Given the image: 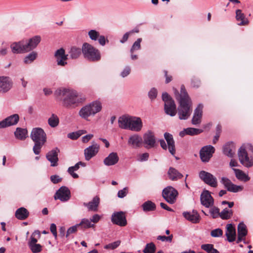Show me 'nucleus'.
I'll return each instance as SVG.
<instances>
[{
    "instance_id": "obj_1",
    "label": "nucleus",
    "mask_w": 253,
    "mask_h": 253,
    "mask_svg": "<svg viewBox=\"0 0 253 253\" xmlns=\"http://www.w3.org/2000/svg\"><path fill=\"white\" fill-rule=\"evenodd\" d=\"M176 99L179 105L177 108V113L180 120H187L192 112V101L186 91L185 86L182 85L180 88V93L177 90L175 91Z\"/></svg>"
},
{
    "instance_id": "obj_2",
    "label": "nucleus",
    "mask_w": 253,
    "mask_h": 253,
    "mask_svg": "<svg viewBox=\"0 0 253 253\" xmlns=\"http://www.w3.org/2000/svg\"><path fill=\"white\" fill-rule=\"evenodd\" d=\"M55 94L63 97V103L66 107L78 106L84 99L77 91L68 88H58L56 90Z\"/></svg>"
},
{
    "instance_id": "obj_3",
    "label": "nucleus",
    "mask_w": 253,
    "mask_h": 253,
    "mask_svg": "<svg viewBox=\"0 0 253 253\" xmlns=\"http://www.w3.org/2000/svg\"><path fill=\"white\" fill-rule=\"evenodd\" d=\"M31 138L35 142L33 151L36 155L41 152L42 146L46 141V135L44 130L39 127L34 128L31 133Z\"/></svg>"
},
{
    "instance_id": "obj_4",
    "label": "nucleus",
    "mask_w": 253,
    "mask_h": 253,
    "mask_svg": "<svg viewBox=\"0 0 253 253\" xmlns=\"http://www.w3.org/2000/svg\"><path fill=\"white\" fill-rule=\"evenodd\" d=\"M253 147L250 144L243 145L238 151V157L240 163L247 168L253 166Z\"/></svg>"
},
{
    "instance_id": "obj_5",
    "label": "nucleus",
    "mask_w": 253,
    "mask_h": 253,
    "mask_svg": "<svg viewBox=\"0 0 253 253\" xmlns=\"http://www.w3.org/2000/svg\"><path fill=\"white\" fill-rule=\"evenodd\" d=\"M84 57L92 61H99L101 58L99 51L88 43H84L82 48Z\"/></svg>"
},
{
    "instance_id": "obj_6",
    "label": "nucleus",
    "mask_w": 253,
    "mask_h": 253,
    "mask_svg": "<svg viewBox=\"0 0 253 253\" xmlns=\"http://www.w3.org/2000/svg\"><path fill=\"white\" fill-rule=\"evenodd\" d=\"M164 137L167 141V145L164 140L161 139L160 140L161 147L165 150L168 149L169 152L172 156H174L175 154V146L172 135L168 132H166L164 133Z\"/></svg>"
},
{
    "instance_id": "obj_7",
    "label": "nucleus",
    "mask_w": 253,
    "mask_h": 253,
    "mask_svg": "<svg viewBox=\"0 0 253 253\" xmlns=\"http://www.w3.org/2000/svg\"><path fill=\"white\" fill-rule=\"evenodd\" d=\"M178 195L177 191L172 187L168 186L163 190L162 195L165 200L169 204H174Z\"/></svg>"
},
{
    "instance_id": "obj_8",
    "label": "nucleus",
    "mask_w": 253,
    "mask_h": 253,
    "mask_svg": "<svg viewBox=\"0 0 253 253\" xmlns=\"http://www.w3.org/2000/svg\"><path fill=\"white\" fill-rule=\"evenodd\" d=\"M199 177L205 183L210 186L214 188L217 186V179L211 173L202 170L199 172Z\"/></svg>"
},
{
    "instance_id": "obj_9",
    "label": "nucleus",
    "mask_w": 253,
    "mask_h": 253,
    "mask_svg": "<svg viewBox=\"0 0 253 253\" xmlns=\"http://www.w3.org/2000/svg\"><path fill=\"white\" fill-rule=\"evenodd\" d=\"M215 149L211 145H207L203 147L200 152L201 159L203 162H208L214 153Z\"/></svg>"
},
{
    "instance_id": "obj_10",
    "label": "nucleus",
    "mask_w": 253,
    "mask_h": 253,
    "mask_svg": "<svg viewBox=\"0 0 253 253\" xmlns=\"http://www.w3.org/2000/svg\"><path fill=\"white\" fill-rule=\"evenodd\" d=\"M220 182L228 191L231 192H238L242 191L243 189L242 186L233 184L229 178L226 177H222Z\"/></svg>"
},
{
    "instance_id": "obj_11",
    "label": "nucleus",
    "mask_w": 253,
    "mask_h": 253,
    "mask_svg": "<svg viewBox=\"0 0 253 253\" xmlns=\"http://www.w3.org/2000/svg\"><path fill=\"white\" fill-rule=\"evenodd\" d=\"M71 197L69 189L66 186L61 187L56 192L54 198L55 200L59 199L62 202L68 201Z\"/></svg>"
},
{
    "instance_id": "obj_12",
    "label": "nucleus",
    "mask_w": 253,
    "mask_h": 253,
    "mask_svg": "<svg viewBox=\"0 0 253 253\" xmlns=\"http://www.w3.org/2000/svg\"><path fill=\"white\" fill-rule=\"evenodd\" d=\"M112 222L120 226H125L127 224L125 214L123 211L115 212L111 217Z\"/></svg>"
},
{
    "instance_id": "obj_13",
    "label": "nucleus",
    "mask_w": 253,
    "mask_h": 253,
    "mask_svg": "<svg viewBox=\"0 0 253 253\" xmlns=\"http://www.w3.org/2000/svg\"><path fill=\"white\" fill-rule=\"evenodd\" d=\"M99 149V145L93 142L92 145L86 148L84 150L85 159L86 161L90 160L98 153Z\"/></svg>"
},
{
    "instance_id": "obj_14",
    "label": "nucleus",
    "mask_w": 253,
    "mask_h": 253,
    "mask_svg": "<svg viewBox=\"0 0 253 253\" xmlns=\"http://www.w3.org/2000/svg\"><path fill=\"white\" fill-rule=\"evenodd\" d=\"M54 56L58 66H64L67 64L68 55L65 54V51L63 48H61L57 50Z\"/></svg>"
},
{
    "instance_id": "obj_15",
    "label": "nucleus",
    "mask_w": 253,
    "mask_h": 253,
    "mask_svg": "<svg viewBox=\"0 0 253 253\" xmlns=\"http://www.w3.org/2000/svg\"><path fill=\"white\" fill-rule=\"evenodd\" d=\"M19 120L18 114L11 115L0 122V128H4L11 126L15 125Z\"/></svg>"
},
{
    "instance_id": "obj_16",
    "label": "nucleus",
    "mask_w": 253,
    "mask_h": 253,
    "mask_svg": "<svg viewBox=\"0 0 253 253\" xmlns=\"http://www.w3.org/2000/svg\"><path fill=\"white\" fill-rule=\"evenodd\" d=\"M142 126L143 124L140 118L131 116L128 129L134 131H139L141 130Z\"/></svg>"
},
{
    "instance_id": "obj_17",
    "label": "nucleus",
    "mask_w": 253,
    "mask_h": 253,
    "mask_svg": "<svg viewBox=\"0 0 253 253\" xmlns=\"http://www.w3.org/2000/svg\"><path fill=\"white\" fill-rule=\"evenodd\" d=\"M10 48L12 52L14 54H20L27 52L24 40L12 43L10 44Z\"/></svg>"
},
{
    "instance_id": "obj_18",
    "label": "nucleus",
    "mask_w": 253,
    "mask_h": 253,
    "mask_svg": "<svg viewBox=\"0 0 253 253\" xmlns=\"http://www.w3.org/2000/svg\"><path fill=\"white\" fill-rule=\"evenodd\" d=\"M59 152V149L55 148L46 154V158L50 162L51 167H56L58 165V154Z\"/></svg>"
},
{
    "instance_id": "obj_19",
    "label": "nucleus",
    "mask_w": 253,
    "mask_h": 253,
    "mask_svg": "<svg viewBox=\"0 0 253 253\" xmlns=\"http://www.w3.org/2000/svg\"><path fill=\"white\" fill-rule=\"evenodd\" d=\"M143 141L145 144L147 145V148H151L155 146L156 139L153 132L151 131H147L143 135Z\"/></svg>"
},
{
    "instance_id": "obj_20",
    "label": "nucleus",
    "mask_w": 253,
    "mask_h": 253,
    "mask_svg": "<svg viewBox=\"0 0 253 253\" xmlns=\"http://www.w3.org/2000/svg\"><path fill=\"white\" fill-rule=\"evenodd\" d=\"M41 41V37L36 36L28 41H25V46L27 52H29L35 49Z\"/></svg>"
},
{
    "instance_id": "obj_21",
    "label": "nucleus",
    "mask_w": 253,
    "mask_h": 253,
    "mask_svg": "<svg viewBox=\"0 0 253 253\" xmlns=\"http://www.w3.org/2000/svg\"><path fill=\"white\" fill-rule=\"evenodd\" d=\"M12 86V82L8 77H0V92H6Z\"/></svg>"
},
{
    "instance_id": "obj_22",
    "label": "nucleus",
    "mask_w": 253,
    "mask_h": 253,
    "mask_svg": "<svg viewBox=\"0 0 253 253\" xmlns=\"http://www.w3.org/2000/svg\"><path fill=\"white\" fill-rule=\"evenodd\" d=\"M200 200L201 204L206 208H210L213 204V199L208 191L202 193Z\"/></svg>"
},
{
    "instance_id": "obj_23",
    "label": "nucleus",
    "mask_w": 253,
    "mask_h": 253,
    "mask_svg": "<svg viewBox=\"0 0 253 253\" xmlns=\"http://www.w3.org/2000/svg\"><path fill=\"white\" fill-rule=\"evenodd\" d=\"M183 215L185 219L193 223H199L201 218L199 214L195 210L183 212Z\"/></svg>"
},
{
    "instance_id": "obj_24",
    "label": "nucleus",
    "mask_w": 253,
    "mask_h": 253,
    "mask_svg": "<svg viewBox=\"0 0 253 253\" xmlns=\"http://www.w3.org/2000/svg\"><path fill=\"white\" fill-rule=\"evenodd\" d=\"M203 105L199 104L195 110L192 119L193 125H196L200 124L203 114Z\"/></svg>"
},
{
    "instance_id": "obj_25",
    "label": "nucleus",
    "mask_w": 253,
    "mask_h": 253,
    "mask_svg": "<svg viewBox=\"0 0 253 253\" xmlns=\"http://www.w3.org/2000/svg\"><path fill=\"white\" fill-rule=\"evenodd\" d=\"M128 145L133 148L140 147L142 143V139L138 134H133L129 137L128 139Z\"/></svg>"
},
{
    "instance_id": "obj_26",
    "label": "nucleus",
    "mask_w": 253,
    "mask_h": 253,
    "mask_svg": "<svg viewBox=\"0 0 253 253\" xmlns=\"http://www.w3.org/2000/svg\"><path fill=\"white\" fill-rule=\"evenodd\" d=\"M119 158L116 152L111 153L103 161L105 165L107 166H113L117 164Z\"/></svg>"
},
{
    "instance_id": "obj_27",
    "label": "nucleus",
    "mask_w": 253,
    "mask_h": 253,
    "mask_svg": "<svg viewBox=\"0 0 253 253\" xmlns=\"http://www.w3.org/2000/svg\"><path fill=\"white\" fill-rule=\"evenodd\" d=\"M226 236L229 242H232L235 240L236 230L233 224H228L226 225Z\"/></svg>"
},
{
    "instance_id": "obj_28",
    "label": "nucleus",
    "mask_w": 253,
    "mask_h": 253,
    "mask_svg": "<svg viewBox=\"0 0 253 253\" xmlns=\"http://www.w3.org/2000/svg\"><path fill=\"white\" fill-rule=\"evenodd\" d=\"M247 234V227L243 223H240L238 226V239L237 243H239L244 239Z\"/></svg>"
},
{
    "instance_id": "obj_29",
    "label": "nucleus",
    "mask_w": 253,
    "mask_h": 253,
    "mask_svg": "<svg viewBox=\"0 0 253 253\" xmlns=\"http://www.w3.org/2000/svg\"><path fill=\"white\" fill-rule=\"evenodd\" d=\"M100 203V199L98 196L94 197L91 201L84 203V206L86 207L88 211H96Z\"/></svg>"
},
{
    "instance_id": "obj_30",
    "label": "nucleus",
    "mask_w": 253,
    "mask_h": 253,
    "mask_svg": "<svg viewBox=\"0 0 253 253\" xmlns=\"http://www.w3.org/2000/svg\"><path fill=\"white\" fill-rule=\"evenodd\" d=\"M176 105L173 100L165 104V110L167 114L174 116L176 114Z\"/></svg>"
},
{
    "instance_id": "obj_31",
    "label": "nucleus",
    "mask_w": 253,
    "mask_h": 253,
    "mask_svg": "<svg viewBox=\"0 0 253 253\" xmlns=\"http://www.w3.org/2000/svg\"><path fill=\"white\" fill-rule=\"evenodd\" d=\"M130 118V116L127 115L120 117L118 119L119 126L122 129H128Z\"/></svg>"
},
{
    "instance_id": "obj_32",
    "label": "nucleus",
    "mask_w": 253,
    "mask_h": 253,
    "mask_svg": "<svg viewBox=\"0 0 253 253\" xmlns=\"http://www.w3.org/2000/svg\"><path fill=\"white\" fill-rule=\"evenodd\" d=\"M235 153V147L233 142L226 143L223 147V153L229 157H233Z\"/></svg>"
},
{
    "instance_id": "obj_33",
    "label": "nucleus",
    "mask_w": 253,
    "mask_h": 253,
    "mask_svg": "<svg viewBox=\"0 0 253 253\" xmlns=\"http://www.w3.org/2000/svg\"><path fill=\"white\" fill-rule=\"evenodd\" d=\"M29 213L25 208L22 207L18 209L15 213V217L19 220H24L29 216Z\"/></svg>"
},
{
    "instance_id": "obj_34",
    "label": "nucleus",
    "mask_w": 253,
    "mask_h": 253,
    "mask_svg": "<svg viewBox=\"0 0 253 253\" xmlns=\"http://www.w3.org/2000/svg\"><path fill=\"white\" fill-rule=\"evenodd\" d=\"M236 19L238 21H240L238 24L239 25H246L249 23L248 20L241 9L236 10Z\"/></svg>"
},
{
    "instance_id": "obj_35",
    "label": "nucleus",
    "mask_w": 253,
    "mask_h": 253,
    "mask_svg": "<svg viewBox=\"0 0 253 253\" xmlns=\"http://www.w3.org/2000/svg\"><path fill=\"white\" fill-rule=\"evenodd\" d=\"M168 173L169 178L172 180H176L183 177V175L181 173L171 167L169 169Z\"/></svg>"
},
{
    "instance_id": "obj_36",
    "label": "nucleus",
    "mask_w": 253,
    "mask_h": 253,
    "mask_svg": "<svg viewBox=\"0 0 253 253\" xmlns=\"http://www.w3.org/2000/svg\"><path fill=\"white\" fill-rule=\"evenodd\" d=\"M80 166L85 167V164L83 162H79L77 163L74 166L68 168V172L74 178H77L79 177L78 174L75 173L74 171L78 170Z\"/></svg>"
},
{
    "instance_id": "obj_37",
    "label": "nucleus",
    "mask_w": 253,
    "mask_h": 253,
    "mask_svg": "<svg viewBox=\"0 0 253 253\" xmlns=\"http://www.w3.org/2000/svg\"><path fill=\"white\" fill-rule=\"evenodd\" d=\"M92 112L90 107L87 105L83 107L79 111V114L81 117L87 120L89 116L93 115Z\"/></svg>"
},
{
    "instance_id": "obj_38",
    "label": "nucleus",
    "mask_w": 253,
    "mask_h": 253,
    "mask_svg": "<svg viewBox=\"0 0 253 253\" xmlns=\"http://www.w3.org/2000/svg\"><path fill=\"white\" fill-rule=\"evenodd\" d=\"M237 178L240 180L247 182L250 180L249 176L239 169H233Z\"/></svg>"
},
{
    "instance_id": "obj_39",
    "label": "nucleus",
    "mask_w": 253,
    "mask_h": 253,
    "mask_svg": "<svg viewBox=\"0 0 253 253\" xmlns=\"http://www.w3.org/2000/svg\"><path fill=\"white\" fill-rule=\"evenodd\" d=\"M14 134L16 138L24 140L27 137V130L25 128L17 127Z\"/></svg>"
},
{
    "instance_id": "obj_40",
    "label": "nucleus",
    "mask_w": 253,
    "mask_h": 253,
    "mask_svg": "<svg viewBox=\"0 0 253 253\" xmlns=\"http://www.w3.org/2000/svg\"><path fill=\"white\" fill-rule=\"evenodd\" d=\"M90 107V110L94 115L97 113L100 112L101 110L102 106L100 102L98 101L93 102L88 105Z\"/></svg>"
},
{
    "instance_id": "obj_41",
    "label": "nucleus",
    "mask_w": 253,
    "mask_h": 253,
    "mask_svg": "<svg viewBox=\"0 0 253 253\" xmlns=\"http://www.w3.org/2000/svg\"><path fill=\"white\" fill-rule=\"evenodd\" d=\"M79 227L82 229H87L94 227V224L91 222L90 219L87 218H83L82 219L81 222L78 224Z\"/></svg>"
},
{
    "instance_id": "obj_42",
    "label": "nucleus",
    "mask_w": 253,
    "mask_h": 253,
    "mask_svg": "<svg viewBox=\"0 0 253 253\" xmlns=\"http://www.w3.org/2000/svg\"><path fill=\"white\" fill-rule=\"evenodd\" d=\"M59 123V120L57 115L52 114L48 119V124L51 127L57 126Z\"/></svg>"
},
{
    "instance_id": "obj_43",
    "label": "nucleus",
    "mask_w": 253,
    "mask_h": 253,
    "mask_svg": "<svg viewBox=\"0 0 253 253\" xmlns=\"http://www.w3.org/2000/svg\"><path fill=\"white\" fill-rule=\"evenodd\" d=\"M142 208L144 211H153L156 209V205L152 202L148 201L143 204Z\"/></svg>"
},
{
    "instance_id": "obj_44",
    "label": "nucleus",
    "mask_w": 253,
    "mask_h": 253,
    "mask_svg": "<svg viewBox=\"0 0 253 253\" xmlns=\"http://www.w3.org/2000/svg\"><path fill=\"white\" fill-rule=\"evenodd\" d=\"M233 215V211L228 208H225L220 212V217L222 219H228Z\"/></svg>"
},
{
    "instance_id": "obj_45",
    "label": "nucleus",
    "mask_w": 253,
    "mask_h": 253,
    "mask_svg": "<svg viewBox=\"0 0 253 253\" xmlns=\"http://www.w3.org/2000/svg\"><path fill=\"white\" fill-rule=\"evenodd\" d=\"M156 250V245L153 242H151L146 245L143 252L144 253H155Z\"/></svg>"
},
{
    "instance_id": "obj_46",
    "label": "nucleus",
    "mask_w": 253,
    "mask_h": 253,
    "mask_svg": "<svg viewBox=\"0 0 253 253\" xmlns=\"http://www.w3.org/2000/svg\"><path fill=\"white\" fill-rule=\"evenodd\" d=\"M37 57V53L33 51L27 55L24 59V62L25 64H30L33 62Z\"/></svg>"
},
{
    "instance_id": "obj_47",
    "label": "nucleus",
    "mask_w": 253,
    "mask_h": 253,
    "mask_svg": "<svg viewBox=\"0 0 253 253\" xmlns=\"http://www.w3.org/2000/svg\"><path fill=\"white\" fill-rule=\"evenodd\" d=\"M81 53V49L79 48L73 47L69 52V56L72 59H76L79 57Z\"/></svg>"
},
{
    "instance_id": "obj_48",
    "label": "nucleus",
    "mask_w": 253,
    "mask_h": 253,
    "mask_svg": "<svg viewBox=\"0 0 253 253\" xmlns=\"http://www.w3.org/2000/svg\"><path fill=\"white\" fill-rule=\"evenodd\" d=\"M141 41H142V39L138 38L133 43V44L130 49V53H133L135 51L138 50L141 48L140 43H141Z\"/></svg>"
},
{
    "instance_id": "obj_49",
    "label": "nucleus",
    "mask_w": 253,
    "mask_h": 253,
    "mask_svg": "<svg viewBox=\"0 0 253 253\" xmlns=\"http://www.w3.org/2000/svg\"><path fill=\"white\" fill-rule=\"evenodd\" d=\"M186 130L187 132V135H197L203 132L202 129L193 128V127H188L186 128Z\"/></svg>"
},
{
    "instance_id": "obj_50",
    "label": "nucleus",
    "mask_w": 253,
    "mask_h": 253,
    "mask_svg": "<svg viewBox=\"0 0 253 253\" xmlns=\"http://www.w3.org/2000/svg\"><path fill=\"white\" fill-rule=\"evenodd\" d=\"M29 246L33 253H38L42 250V246L39 244H34Z\"/></svg>"
},
{
    "instance_id": "obj_51",
    "label": "nucleus",
    "mask_w": 253,
    "mask_h": 253,
    "mask_svg": "<svg viewBox=\"0 0 253 253\" xmlns=\"http://www.w3.org/2000/svg\"><path fill=\"white\" fill-rule=\"evenodd\" d=\"M121 244V241L118 240L117 241H115L113 243L109 244L108 245H106L104 246V249H107V250H114L116 249L118 247L120 246Z\"/></svg>"
},
{
    "instance_id": "obj_52",
    "label": "nucleus",
    "mask_w": 253,
    "mask_h": 253,
    "mask_svg": "<svg viewBox=\"0 0 253 253\" xmlns=\"http://www.w3.org/2000/svg\"><path fill=\"white\" fill-rule=\"evenodd\" d=\"M88 36L93 41H96L99 36L98 32L95 30H91L88 32Z\"/></svg>"
},
{
    "instance_id": "obj_53",
    "label": "nucleus",
    "mask_w": 253,
    "mask_h": 253,
    "mask_svg": "<svg viewBox=\"0 0 253 253\" xmlns=\"http://www.w3.org/2000/svg\"><path fill=\"white\" fill-rule=\"evenodd\" d=\"M210 213L214 218L220 216L219 209L215 207H213L210 209Z\"/></svg>"
},
{
    "instance_id": "obj_54",
    "label": "nucleus",
    "mask_w": 253,
    "mask_h": 253,
    "mask_svg": "<svg viewBox=\"0 0 253 253\" xmlns=\"http://www.w3.org/2000/svg\"><path fill=\"white\" fill-rule=\"evenodd\" d=\"M128 193V188L125 187L122 190L118 191L117 196L120 198H123L126 197Z\"/></svg>"
},
{
    "instance_id": "obj_55",
    "label": "nucleus",
    "mask_w": 253,
    "mask_h": 253,
    "mask_svg": "<svg viewBox=\"0 0 253 253\" xmlns=\"http://www.w3.org/2000/svg\"><path fill=\"white\" fill-rule=\"evenodd\" d=\"M222 230L220 228L214 229L211 231V235L213 237H219L222 235Z\"/></svg>"
},
{
    "instance_id": "obj_56",
    "label": "nucleus",
    "mask_w": 253,
    "mask_h": 253,
    "mask_svg": "<svg viewBox=\"0 0 253 253\" xmlns=\"http://www.w3.org/2000/svg\"><path fill=\"white\" fill-rule=\"evenodd\" d=\"M78 227H79V226L78 225V224L75 225H74V226H73L70 227L67 230L66 235V237H68L70 234L76 232L77 231V228Z\"/></svg>"
},
{
    "instance_id": "obj_57",
    "label": "nucleus",
    "mask_w": 253,
    "mask_h": 253,
    "mask_svg": "<svg viewBox=\"0 0 253 253\" xmlns=\"http://www.w3.org/2000/svg\"><path fill=\"white\" fill-rule=\"evenodd\" d=\"M172 235H170L168 237H166L165 236H159L157 237V239L161 240L163 242L168 241L169 242H171L172 239Z\"/></svg>"
},
{
    "instance_id": "obj_58",
    "label": "nucleus",
    "mask_w": 253,
    "mask_h": 253,
    "mask_svg": "<svg viewBox=\"0 0 253 253\" xmlns=\"http://www.w3.org/2000/svg\"><path fill=\"white\" fill-rule=\"evenodd\" d=\"M131 69L129 66L126 67L121 73V76L123 78H125L128 76L130 73Z\"/></svg>"
},
{
    "instance_id": "obj_59",
    "label": "nucleus",
    "mask_w": 253,
    "mask_h": 253,
    "mask_svg": "<svg viewBox=\"0 0 253 253\" xmlns=\"http://www.w3.org/2000/svg\"><path fill=\"white\" fill-rule=\"evenodd\" d=\"M149 98L153 100L155 99L157 95V91L155 88H152L148 93Z\"/></svg>"
},
{
    "instance_id": "obj_60",
    "label": "nucleus",
    "mask_w": 253,
    "mask_h": 253,
    "mask_svg": "<svg viewBox=\"0 0 253 253\" xmlns=\"http://www.w3.org/2000/svg\"><path fill=\"white\" fill-rule=\"evenodd\" d=\"M50 180L54 184H56L61 181L62 178H60L58 175H53L50 176Z\"/></svg>"
},
{
    "instance_id": "obj_61",
    "label": "nucleus",
    "mask_w": 253,
    "mask_h": 253,
    "mask_svg": "<svg viewBox=\"0 0 253 253\" xmlns=\"http://www.w3.org/2000/svg\"><path fill=\"white\" fill-rule=\"evenodd\" d=\"M101 219V216L98 214H94L91 218H90V220L91 222L93 223L92 224H95L97 223Z\"/></svg>"
},
{
    "instance_id": "obj_62",
    "label": "nucleus",
    "mask_w": 253,
    "mask_h": 253,
    "mask_svg": "<svg viewBox=\"0 0 253 253\" xmlns=\"http://www.w3.org/2000/svg\"><path fill=\"white\" fill-rule=\"evenodd\" d=\"M162 99L165 102V104H167V102L169 103V102L173 100L170 96L166 92L163 93Z\"/></svg>"
},
{
    "instance_id": "obj_63",
    "label": "nucleus",
    "mask_w": 253,
    "mask_h": 253,
    "mask_svg": "<svg viewBox=\"0 0 253 253\" xmlns=\"http://www.w3.org/2000/svg\"><path fill=\"white\" fill-rule=\"evenodd\" d=\"M50 230L55 238L56 239L57 237V233L56 231V226L54 223L51 224L50 226Z\"/></svg>"
},
{
    "instance_id": "obj_64",
    "label": "nucleus",
    "mask_w": 253,
    "mask_h": 253,
    "mask_svg": "<svg viewBox=\"0 0 253 253\" xmlns=\"http://www.w3.org/2000/svg\"><path fill=\"white\" fill-rule=\"evenodd\" d=\"M79 137L80 134L78 133V131L71 132L68 134V137L73 140H76Z\"/></svg>"
}]
</instances>
